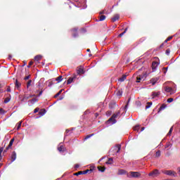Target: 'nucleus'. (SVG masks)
Returning a JSON list of instances; mask_svg holds the SVG:
<instances>
[{
  "label": "nucleus",
  "instance_id": "1",
  "mask_svg": "<svg viewBox=\"0 0 180 180\" xmlns=\"http://www.w3.org/2000/svg\"><path fill=\"white\" fill-rule=\"evenodd\" d=\"M119 115H120V111H117V112H115V114H113L112 115L111 117H110L108 119V120L107 121V124H115V123H116V117H117V116H119Z\"/></svg>",
  "mask_w": 180,
  "mask_h": 180
},
{
  "label": "nucleus",
  "instance_id": "2",
  "mask_svg": "<svg viewBox=\"0 0 180 180\" xmlns=\"http://www.w3.org/2000/svg\"><path fill=\"white\" fill-rule=\"evenodd\" d=\"M162 174H165V175H169V176H176V172L172 171V170H162Z\"/></svg>",
  "mask_w": 180,
  "mask_h": 180
},
{
  "label": "nucleus",
  "instance_id": "3",
  "mask_svg": "<svg viewBox=\"0 0 180 180\" xmlns=\"http://www.w3.org/2000/svg\"><path fill=\"white\" fill-rule=\"evenodd\" d=\"M130 176L131 178H139L141 176V174L139 172H130Z\"/></svg>",
  "mask_w": 180,
  "mask_h": 180
},
{
  "label": "nucleus",
  "instance_id": "4",
  "mask_svg": "<svg viewBox=\"0 0 180 180\" xmlns=\"http://www.w3.org/2000/svg\"><path fill=\"white\" fill-rule=\"evenodd\" d=\"M158 175H160V171L158 169H155L149 173V176H158Z\"/></svg>",
  "mask_w": 180,
  "mask_h": 180
},
{
  "label": "nucleus",
  "instance_id": "5",
  "mask_svg": "<svg viewBox=\"0 0 180 180\" xmlns=\"http://www.w3.org/2000/svg\"><path fill=\"white\" fill-rule=\"evenodd\" d=\"M77 72L79 75H81V74H85V71L84 70V68H82V66L77 68Z\"/></svg>",
  "mask_w": 180,
  "mask_h": 180
},
{
  "label": "nucleus",
  "instance_id": "6",
  "mask_svg": "<svg viewBox=\"0 0 180 180\" xmlns=\"http://www.w3.org/2000/svg\"><path fill=\"white\" fill-rule=\"evenodd\" d=\"M13 141H15V139H12L10 141L8 146L6 148V150H4V152L8 151V150H9V148H11L12 147V146H13Z\"/></svg>",
  "mask_w": 180,
  "mask_h": 180
},
{
  "label": "nucleus",
  "instance_id": "7",
  "mask_svg": "<svg viewBox=\"0 0 180 180\" xmlns=\"http://www.w3.org/2000/svg\"><path fill=\"white\" fill-rule=\"evenodd\" d=\"M158 67V62H153L152 63V70H153V72H155Z\"/></svg>",
  "mask_w": 180,
  "mask_h": 180
},
{
  "label": "nucleus",
  "instance_id": "8",
  "mask_svg": "<svg viewBox=\"0 0 180 180\" xmlns=\"http://www.w3.org/2000/svg\"><path fill=\"white\" fill-rule=\"evenodd\" d=\"M127 78V75H123L121 77L118 79V81L120 82H124L126 81V79Z\"/></svg>",
  "mask_w": 180,
  "mask_h": 180
},
{
  "label": "nucleus",
  "instance_id": "9",
  "mask_svg": "<svg viewBox=\"0 0 180 180\" xmlns=\"http://www.w3.org/2000/svg\"><path fill=\"white\" fill-rule=\"evenodd\" d=\"M75 78H77V75H75L73 76V77H70L68 79V85H70V84H72V81H74V79H75Z\"/></svg>",
  "mask_w": 180,
  "mask_h": 180
},
{
  "label": "nucleus",
  "instance_id": "10",
  "mask_svg": "<svg viewBox=\"0 0 180 180\" xmlns=\"http://www.w3.org/2000/svg\"><path fill=\"white\" fill-rule=\"evenodd\" d=\"M41 58H43V56L41 55H37L34 58V61H41Z\"/></svg>",
  "mask_w": 180,
  "mask_h": 180
},
{
  "label": "nucleus",
  "instance_id": "11",
  "mask_svg": "<svg viewBox=\"0 0 180 180\" xmlns=\"http://www.w3.org/2000/svg\"><path fill=\"white\" fill-rule=\"evenodd\" d=\"M158 81V77H153L150 79V82L152 85H155L157 84V82Z\"/></svg>",
  "mask_w": 180,
  "mask_h": 180
},
{
  "label": "nucleus",
  "instance_id": "12",
  "mask_svg": "<svg viewBox=\"0 0 180 180\" xmlns=\"http://www.w3.org/2000/svg\"><path fill=\"white\" fill-rule=\"evenodd\" d=\"M119 19H120V15H119V14H116L113 16L112 20V22H116V20H119Z\"/></svg>",
  "mask_w": 180,
  "mask_h": 180
},
{
  "label": "nucleus",
  "instance_id": "13",
  "mask_svg": "<svg viewBox=\"0 0 180 180\" xmlns=\"http://www.w3.org/2000/svg\"><path fill=\"white\" fill-rule=\"evenodd\" d=\"M58 150L60 153H64V151H65V148L64 147V146L61 145L60 146L58 147Z\"/></svg>",
  "mask_w": 180,
  "mask_h": 180
},
{
  "label": "nucleus",
  "instance_id": "14",
  "mask_svg": "<svg viewBox=\"0 0 180 180\" xmlns=\"http://www.w3.org/2000/svg\"><path fill=\"white\" fill-rule=\"evenodd\" d=\"M16 160V152L13 151L11 154V162H13Z\"/></svg>",
  "mask_w": 180,
  "mask_h": 180
},
{
  "label": "nucleus",
  "instance_id": "15",
  "mask_svg": "<svg viewBox=\"0 0 180 180\" xmlns=\"http://www.w3.org/2000/svg\"><path fill=\"white\" fill-rule=\"evenodd\" d=\"M165 108H167V105L165 103L162 104V105L160 106V108H159V110L158 111V113H160V112L161 110H164V109H165Z\"/></svg>",
  "mask_w": 180,
  "mask_h": 180
},
{
  "label": "nucleus",
  "instance_id": "16",
  "mask_svg": "<svg viewBox=\"0 0 180 180\" xmlns=\"http://www.w3.org/2000/svg\"><path fill=\"white\" fill-rule=\"evenodd\" d=\"M98 19H99L98 20L99 22H103V20H105V19H106V15H99Z\"/></svg>",
  "mask_w": 180,
  "mask_h": 180
},
{
  "label": "nucleus",
  "instance_id": "17",
  "mask_svg": "<svg viewBox=\"0 0 180 180\" xmlns=\"http://www.w3.org/2000/svg\"><path fill=\"white\" fill-rule=\"evenodd\" d=\"M121 148H122V146H120V144L115 146L114 148L115 150H117V153H120Z\"/></svg>",
  "mask_w": 180,
  "mask_h": 180
},
{
  "label": "nucleus",
  "instance_id": "18",
  "mask_svg": "<svg viewBox=\"0 0 180 180\" xmlns=\"http://www.w3.org/2000/svg\"><path fill=\"white\" fill-rule=\"evenodd\" d=\"M160 95V92H153L152 93V96H153V99H154V98H157V96H158Z\"/></svg>",
  "mask_w": 180,
  "mask_h": 180
},
{
  "label": "nucleus",
  "instance_id": "19",
  "mask_svg": "<svg viewBox=\"0 0 180 180\" xmlns=\"http://www.w3.org/2000/svg\"><path fill=\"white\" fill-rule=\"evenodd\" d=\"M55 81H57L58 83L61 82L63 81V76H59L55 79Z\"/></svg>",
  "mask_w": 180,
  "mask_h": 180
},
{
  "label": "nucleus",
  "instance_id": "20",
  "mask_svg": "<svg viewBox=\"0 0 180 180\" xmlns=\"http://www.w3.org/2000/svg\"><path fill=\"white\" fill-rule=\"evenodd\" d=\"M124 174H126V172L124 171V169H120L118 171V175H124Z\"/></svg>",
  "mask_w": 180,
  "mask_h": 180
},
{
  "label": "nucleus",
  "instance_id": "21",
  "mask_svg": "<svg viewBox=\"0 0 180 180\" xmlns=\"http://www.w3.org/2000/svg\"><path fill=\"white\" fill-rule=\"evenodd\" d=\"M22 86V84H20V82H19V81H18V79L15 80V86L17 88H20V86Z\"/></svg>",
  "mask_w": 180,
  "mask_h": 180
},
{
  "label": "nucleus",
  "instance_id": "22",
  "mask_svg": "<svg viewBox=\"0 0 180 180\" xmlns=\"http://www.w3.org/2000/svg\"><path fill=\"white\" fill-rule=\"evenodd\" d=\"M105 164H108V165L113 164V158H110L108 160L105 162Z\"/></svg>",
  "mask_w": 180,
  "mask_h": 180
},
{
  "label": "nucleus",
  "instance_id": "23",
  "mask_svg": "<svg viewBox=\"0 0 180 180\" xmlns=\"http://www.w3.org/2000/svg\"><path fill=\"white\" fill-rule=\"evenodd\" d=\"M160 156H161V151H160V150H158V151L156 152V153H155V157L156 158H158L160 157Z\"/></svg>",
  "mask_w": 180,
  "mask_h": 180
},
{
  "label": "nucleus",
  "instance_id": "24",
  "mask_svg": "<svg viewBox=\"0 0 180 180\" xmlns=\"http://www.w3.org/2000/svg\"><path fill=\"white\" fill-rule=\"evenodd\" d=\"M143 81V77H141L140 75L136 77V82H141Z\"/></svg>",
  "mask_w": 180,
  "mask_h": 180
},
{
  "label": "nucleus",
  "instance_id": "25",
  "mask_svg": "<svg viewBox=\"0 0 180 180\" xmlns=\"http://www.w3.org/2000/svg\"><path fill=\"white\" fill-rule=\"evenodd\" d=\"M74 175H75L76 176H78L79 175H84V172L83 171H79L78 172L75 173Z\"/></svg>",
  "mask_w": 180,
  "mask_h": 180
},
{
  "label": "nucleus",
  "instance_id": "26",
  "mask_svg": "<svg viewBox=\"0 0 180 180\" xmlns=\"http://www.w3.org/2000/svg\"><path fill=\"white\" fill-rule=\"evenodd\" d=\"M129 102H130V98H129L128 102H127V105H125V107L124 108H122L124 110V112L127 111V107L129 106Z\"/></svg>",
  "mask_w": 180,
  "mask_h": 180
},
{
  "label": "nucleus",
  "instance_id": "27",
  "mask_svg": "<svg viewBox=\"0 0 180 180\" xmlns=\"http://www.w3.org/2000/svg\"><path fill=\"white\" fill-rule=\"evenodd\" d=\"M98 171H101V172H105V169H106V168H105V167H98Z\"/></svg>",
  "mask_w": 180,
  "mask_h": 180
},
{
  "label": "nucleus",
  "instance_id": "28",
  "mask_svg": "<svg viewBox=\"0 0 180 180\" xmlns=\"http://www.w3.org/2000/svg\"><path fill=\"white\" fill-rule=\"evenodd\" d=\"M63 92V89L60 90L55 96L54 98H58L60 95H61V93Z\"/></svg>",
  "mask_w": 180,
  "mask_h": 180
},
{
  "label": "nucleus",
  "instance_id": "29",
  "mask_svg": "<svg viewBox=\"0 0 180 180\" xmlns=\"http://www.w3.org/2000/svg\"><path fill=\"white\" fill-rule=\"evenodd\" d=\"M141 76V78H143V81H144V79H146V78H147V73H143V75H139Z\"/></svg>",
  "mask_w": 180,
  "mask_h": 180
},
{
  "label": "nucleus",
  "instance_id": "30",
  "mask_svg": "<svg viewBox=\"0 0 180 180\" xmlns=\"http://www.w3.org/2000/svg\"><path fill=\"white\" fill-rule=\"evenodd\" d=\"M165 91V92H171V91H172V88L166 86Z\"/></svg>",
  "mask_w": 180,
  "mask_h": 180
},
{
  "label": "nucleus",
  "instance_id": "31",
  "mask_svg": "<svg viewBox=\"0 0 180 180\" xmlns=\"http://www.w3.org/2000/svg\"><path fill=\"white\" fill-rule=\"evenodd\" d=\"M92 171V169L84 170L83 171V175H85V174H88V172H91Z\"/></svg>",
  "mask_w": 180,
  "mask_h": 180
},
{
  "label": "nucleus",
  "instance_id": "32",
  "mask_svg": "<svg viewBox=\"0 0 180 180\" xmlns=\"http://www.w3.org/2000/svg\"><path fill=\"white\" fill-rule=\"evenodd\" d=\"M4 151V148L0 147V161L2 160V152Z\"/></svg>",
  "mask_w": 180,
  "mask_h": 180
},
{
  "label": "nucleus",
  "instance_id": "33",
  "mask_svg": "<svg viewBox=\"0 0 180 180\" xmlns=\"http://www.w3.org/2000/svg\"><path fill=\"white\" fill-rule=\"evenodd\" d=\"M92 136H94V134H91L86 136V137L84 138V140H88V139H91V137H92Z\"/></svg>",
  "mask_w": 180,
  "mask_h": 180
},
{
  "label": "nucleus",
  "instance_id": "34",
  "mask_svg": "<svg viewBox=\"0 0 180 180\" xmlns=\"http://www.w3.org/2000/svg\"><path fill=\"white\" fill-rule=\"evenodd\" d=\"M169 147H172V143L168 142V143L165 145V148H168Z\"/></svg>",
  "mask_w": 180,
  "mask_h": 180
},
{
  "label": "nucleus",
  "instance_id": "35",
  "mask_svg": "<svg viewBox=\"0 0 180 180\" xmlns=\"http://www.w3.org/2000/svg\"><path fill=\"white\" fill-rule=\"evenodd\" d=\"M10 101H11V98L9 97H7L4 100V103H8Z\"/></svg>",
  "mask_w": 180,
  "mask_h": 180
},
{
  "label": "nucleus",
  "instance_id": "36",
  "mask_svg": "<svg viewBox=\"0 0 180 180\" xmlns=\"http://www.w3.org/2000/svg\"><path fill=\"white\" fill-rule=\"evenodd\" d=\"M30 98H32V96H25L22 98V101H27V99H29Z\"/></svg>",
  "mask_w": 180,
  "mask_h": 180
},
{
  "label": "nucleus",
  "instance_id": "37",
  "mask_svg": "<svg viewBox=\"0 0 180 180\" xmlns=\"http://www.w3.org/2000/svg\"><path fill=\"white\" fill-rule=\"evenodd\" d=\"M172 130H174V127H171L168 134H167V136H169L170 134H172Z\"/></svg>",
  "mask_w": 180,
  "mask_h": 180
},
{
  "label": "nucleus",
  "instance_id": "38",
  "mask_svg": "<svg viewBox=\"0 0 180 180\" xmlns=\"http://www.w3.org/2000/svg\"><path fill=\"white\" fill-rule=\"evenodd\" d=\"M32 85V80H29L27 83V88H29Z\"/></svg>",
  "mask_w": 180,
  "mask_h": 180
},
{
  "label": "nucleus",
  "instance_id": "39",
  "mask_svg": "<svg viewBox=\"0 0 180 180\" xmlns=\"http://www.w3.org/2000/svg\"><path fill=\"white\" fill-rule=\"evenodd\" d=\"M171 102H174V98H169L167 99V103H171Z\"/></svg>",
  "mask_w": 180,
  "mask_h": 180
},
{
  "label": "nucleus",
  "instance_id": "40",
  "mask_svg": "<svg viewBox=\"0 0 180 180\" xmlns=\"http://www.w3.org/2000/svg\"><path fill=\"white\" fill-rule=\"evenodd\" d=\"M22 126V121H20L19 123H18V125L17 127V130H19V129H20V127Z\"/></svg>",
  "mask_w": 180,
  "mask_h": 180
},
{
  "label": "nucleus",
  "instance_id": "41",
  "mask_svg": "<svg viewBox=\"0 0 180 180\" xmlns=\"http://www.w3.org/2000/svg\"><path fill=\"white\" fill-rule=\"evenodd\" d=\"M126 33L124 32H122L121 34H120L117 37H123V36Z\"/></svg>",
  "mask_w": 180,
  "mask_h": 180
},
{
  "label": "nucleus",
  "instance_id": "42",
  "mask_svg": "<svg viewBox=\"0 0 180 180\" xmlns=\"http://www.w3.org/2000/svg\"><path fill=\"white\" fill-rule=\"evenodd\" d=\"M32 65H33V61H30L29 63V65H27V68H30V67H32Z\"/></svg>",
  "mask_w": 180,
  "mask_h": 180
},
{
  "label": "nucleus",
  "instance_id": "43",
  "mask_svg": "<svg viewBox=\"0 0 180 180\" xmlns=\"http://www.w3.org/2000/svg\"><path fill=\"white\" fill-rule=\"evenodd\" d=\"M110 115H112V111L108 110V111L106 112V115L107 116H110Z\"/></svg>",
  "mask_w": 180,
  "mask_h": 180
},
{
  "label": "nucleus",
  "instance_id": "44",
  "mask_svg": "<svg viewBox=\"0 0 180 180\" xmlns=\"http://www.w3.org/2000/svg\"><path fill=\"white\" fill-rule=\"evenodd\" d=\"M169 53H171V51L169 49H167L165 51V53L167 54V56H169Z\"/></svg>",
  "mask_w": 180,
  "mask_h": 180
},
{
  "label": "nucleus",
  "instance_id": "45",
  "mask_svg": "<svg viewBox=\"0 0 180 180\" xmlns=\"http://www.w3.org/2000/svg\"><path fill=\"white\" fill-rule=\"evenodd\" d=\"M0 113L1 115H4V113H5V110H4V108H0Z\"/></svg>",
  "mask_w": 180,
  "mask_h": 180
},
{
  "label": "nucleus",
  "instance_id": "46",
  "mask_svg": "<svg viewBox=\"0 0 180 180\" xmlns=\"http://www.w3.org/2000/svg\"><path fill=\"white\" fill-rule=\"evenodd\" d=\"M54 84V83L53 82V81H51L49 82L48 86H51Z\"/></svg>",
  "mask_w": 180,
  "mask_h": 180
},
{
  "label": "nucleus",
  "instance_id": "47",
  "mask_svg": "<svg viewBox=\"0 0 180 180\" xmlns=\"http://www.w3.org/2000/svg\"><path fill=\"white\" fill-rule=\"evenodd\" d=\"M72 32H75V33H77V32H78V28L77 27H75L72 30Z\"/></svg>",
  "mask_w": 180,
  "mask_h": 180
},
{
  "label": "nucleus",
  "instance_id": "48",
  "mask_svg": "<svg viewBox=\"0 0 180 180\" xmlns=\"http://www.w3.org/2000/svg\"><path fill=\"white\" fill-rule=\"evenodd\" d=\"M39 108H37L34 110V113H37V112H39Z\"/></svg>",
  "mask_w": 180,
  "mask_h": 180
},
{
  "label": "nucleus",
  "instance_id": "49",
  "mask_svg": "<svg viewBox=\"0 0 180 180\" xmlns=\"http://www.w3.org/2000/svg\"><path fill=\"white\" fill-rule=\"evenodd\" d=\"M30 78V75L25 77L24 79L27 81V79H29Z\"/></svg>",
  "mask_w": 180,
  "mask_h": 180
},
{
  "label": "nucleus",
  "instance_id": "50",
  "mask_svg": "<svg viewBox=\"0 0 180 180\" xmlns=\"http://www.w3.org/2000/svg\"><path fill=\"white\" fill-rule=\"evenodd\" d=\"M134 130L137 131L139 130V125L134 127Z\"/></svg>",
  "mask_w": 180,
  "mask_h": 180
},
{
  "label": "nucleus",
  "instance_id": "51",
  "mask_svg": "<svg viewBox=\"0 0 180 180\" xmlns=\"http://www.w3.org/2000/svg\"><path fill=\"white\" fill-rule=\"evenodd\" d=\"M117 96H122V93L120 91H119L117 93Z\"/></svg>",
  "mask_w": 180,
  "mask_h": 180
},
{
  "label": "nucleus",
  "instance_id": "52",
  "mask_svg": "<svg viewBox=\"0 0 180 180\" xmlns=\"http://www.w3.org/2000/svg\"><path fill=\"white\" fill-rule=\"evenodd\" d=\"M172 39V37H169L167 38L166 40H167V41H169Z\"/></svg>",
  "mask_w": 180,
  "mask_h": 180
},
{
  "label": "nucleus",
  "instance_id": "53",
  "mask_svg": "<svg viewBox=\"0 0 180 180\" xmlns=\"http://www.w3.org/2000/svg\"><path fill=\"white\" fill-rule=\"evenodd\" d=\"M7 92H11V86H8L6 89Z\"/></svg>",
  "mask_w": 180,
  "mask_h": 180
},
{
  "label": "nucleus",
  "instance_id": "54",
  "mask_svg": "<svg viewBox=\"0 0 180 180\" xmlns=\"http://www.w3.org/2000/svg\"><path fill=\"white\" fill-rule=\"evenodd\" d=\"M150 108H151V105H149V104H147V105L146 106V109H150Z\"/></svg>",
  "mask_w": 180,
  "mask_h": 180
},
{
  "label": "nucleus",
  "instance_id": "55",
  "mask_svg": "<svg viewBox=\"0 0 180 180\" xmlns=\"http://www.w3.org/2000/svg\"><path fill=\"white\" fill-rule=\"evenodd\" d=\"M43 95V91H41L38 95V96H41Z\"/></svg>",
  "mask_w": 180,
  "mask_h": 180
},
{
  "label": "nucleus",
  "instance_id": "56",
  "mask_svg": "<svg viewBox=\"0 0 180 180\" xmlns=\"http://www.w3.org/2000/svg\"><path fill=\"white\" fill-rule=\"evenodd\" d=\"M39 114L41 115V116H43V115H44V112L40 111V112H39Z\"/></svg>",
  "mask_w": 180,
  "mask_h": 180
},
{
  "label": "nucleus",
  "instance_id": "57",
  "mask_svg": "<svg viewBox=\"0 0 180 180\" xmlns=\"http://www.w3.org/2000/svg\"><path fill=\"white\" fill-rule=\"evenodd\" d=\"M77 36H78V34H77V33L73 34V37H77Z\"/></svg>",
  "mask_w": 180,
  "mask_h": 180
},
{
  "label": "nucleus",
  "instance_id": "58",
  "mask_svg": "<svg viewBox=\"0 0 180 180\" xmlns=\"http://www.w3.org/2000/svg\"><path fill=\"white\" fill-rule=\"evenodd\" d=\"M147 105H149L151 106V105H153V102H148V103H147Z\"/></svg>",
  "mask_w": 180,
  "mask_h": 180
},
{
  "label": "nucleus",
  "instance_id": "59",
  "mask_svg": "<svg viewBox=\"0 0 180 180\" xmlns=\"http://www.w3.org/2000/svg\"><path fill=\"white\" fill-rule=\"evenodd\" d=\"M105 13V11H102L100 12V15H103Z\"/></svg>",
  "mask_w": 180,
  "mask_h": 180
},
{
  "label": "nucleus",
  "instance_id": "60",
  "mask_svg": "<svg viewBox=\"0 0 180 180\" xmlns=\"http://www.w3.org/2000/svg\"><path fill=\"white\" fill-rule=\"evenodd\" d=\"M163 70H165V74L168 70V68H164Z\"/></svg>",
  "mask_w": 180,
  "mask_h": 180
},
{
  "label": "nucleus",
  "instance_id": "61",
  "mask_svg": "<svg viewBox=\"0 0 180 180\" xmlns=\"http://www.w3.org/2000/svg\"><path fill=\"white\" fill-rule=\"evenodd\" d=\"M127 30H129V27H126L125 30H124V32L126 33V32H127Z\"/></svg>",
  "mask_w": 180,
  "mask_h": 180
},
{
  "label": "nucleus",
  "instance_id": "62",
  "mask_svg": "<svg viewBox=\"0 0 180 180\" xmlns=\"http://www.w3.org/2000/svg\"><path fill=\"white\" fill-rule=\"evenodd\" d=\"M98 116H99V114H98V112H96V113H95V117H98Z\"/></svg>",
  "mask_w": 180,
  "mask_h": 180
},
{
  "label": "nucleus",
  "instance_id": "63",
  "mask_svg": "<svg viewBox=\"0 0 180 180\" xmlns=\"http://www.w3.org/2000/svg\"><path fill=\"white\" fill-rule=\"evenodd\" d=\"M37 86H40L41 85V84L40 82H38V83L37 84Z\"/></svg>",
  "mask_w": 180,
  "mask_h": 180
},
{
  "label": "nucleus",
  "instance_id": "64",
  "mask_svg": "<svg viewBox=\"0 0 180 180\" xmlns=\"http://www.w3.org/2000/svg\"><path fill=\"white\" fill-rule=\"evenodd\" d=\"M75 168H79V165H75Z\"/></svg>",
  "mask_w": 180,
  "mask_h": 180
}]
</instances>
